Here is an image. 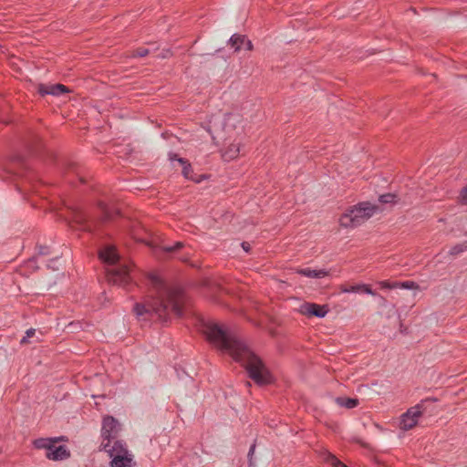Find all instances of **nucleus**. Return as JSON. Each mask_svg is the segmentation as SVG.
<instances>
[{
	"label": "nucleus",
	"instance_id": "nucleus-28",
	"mask_svg": "<svg viewBox=\"0 0 467 467\" xmlns=\"http://www.w3.org/2000/svg\"><path fill=\"white\" fill-rule=\"evenodd\" d=\"M57 260L56 259H51L50 262L47 264V266L49 268H52L53 270H56L57 269Z\"/></svg>",
	"mask_w": 467,
	"mask_h": 467
},
{
	"label": "nucleus",
	"instance_id": "nucleus-22",
	"mask_svg": "<svg viewBox=\"0 0 467 467\" xmlns=\"http://www.w3.org/2000/svg\"><path fill=\"white\" fill-rule=\"evenodd\" d=\"M379 285H380L381 288H384V289H394V288H398V286L400 285V283H398V282L390 283L389 281H380L379 283Z\"/></svg>",
	"mask_w": 467,
	"mask_h": 467
},
{
	"label": "nucleus",
	"instance_id": "nucleus-17",
	"mask_svg": "<svg viewBox=\"0 0 467 467\" xmlns=\"http://www.w3.org/2000/svg\"><path fill=\"white\" fill-rule=\"evenodd\" d=\"M38 92L42 96H45V95L57 96V95H58V85L57 84V85L47 86V85L41 84L38 87Z\"/></svg>",
	"mask_w": 467,
	"mask_h": 467
},
{
	"label": "nucleus",
	"instance_id": "nucleus-6",
	"mask_svg": "<svg viewBox=\"0 0 467 467\" xmlns=\"http://www.w3.org/2000/svg\"><path fill=\"white\" fill-rule=\"evenodd\" d=\"M33 446L37 450H44L48 460L58 461V437L36 439Z\"/></svg>",
	"mask_w": 467,
	"mask_h": 467
},
{
	"label": "nucleus",
	"instance_id": "nucleus-1",
	"mask_svg": "<svg viewBox=\"0 0 467 467\" xmlns=\"http://www.w3.org/2000/svg\"><path fill=\"white\" fill-rule=\"evenodd\" d=\"M202 332L216 348L241 363L255 383L265 385L271 382V374L263 361L230 330L217 323L207 322Z\"/></svg>",
	"mask_w": 467,
	"mask_h": 467
},
{
	"label": "nucleus",
	"instance_id": "nucleus-31",
	"mask_svg": "<svg viewBox=\"0 0 467 467\" xmlns=\"http://www.w3.org/2000/svg\"><path fill=\"white\" fill-rule=\"evenodd\" d=\"M170 55V51L169 50H164L161 52V54L159 56V57H161L162 58H165V57H168Z\"/></svg>",
	"mask_w": 467,
	"mask_h": 467
},
{
	"label": "nucleus",
	"instance_id": "nucleus-7",
	"mask_svg": "<svg viewBox=\"0 0 467 467\" xmlns=\"http://www.w3.org/2000/svg\"><path fill=\"white\" fill-rule=\"evenodd\" d=\"M423 404L419 403L416 406L410 408L400 417V428L403 431H409L414 428L419 421V419L423 413Z\"/></svg>",
	"mask_w": 467,
	"mask_h": 467
},
{
	"label": "nucleus",
	"instance_id": "nucleus-27",
	"mask_svg": "<svg viewBox=\"0 0 467 467\" xmlns=\"http://www.w3.org/2000/svg\"><path fill=\"white\" fill-rule=\"evenodd\" d=\"M70 456V452L62 445H60V461L67 459Z\"/></svg>",
	"mask_w": 467,
	"mask_h": 467
},
{
	"label": "nucleus",
	"instance_id": "nucleus-30",
	"mask_svg": "<svg viewBox=\"0 0 467 467\" xmlns=\"http://www.w3.org/2000/svg\"><path fill=\"white\" fill-rule=\"evenodd\" d=\"M242 247L245 252H249L250 250V244L246 242L242 243Z\"/></svg>",
	"mask_w": 467,
	"mask_h": 467
},
{
	"label": "nucleus",
	"instance_id": "nucleus-5",
	"mask_svg": "<svg viewBox=\"0 0 467 467\" xmlns=\"http://www.w3.org/2000/svg\"><path fill=\"white\" fill-rule=\"evenodd\" d=\"M103 450L111 458V467H133V454L121 441L101 443Z\"/></svg>",
	"mask_w": 467,
	"mask_h": 467
},
{
	"label": "nucleus",
	"instance_id": "nucleus-20",
	"mask_svg": "<svg viewBox=\"0 0 467 467\" xmlns=\"http://www.w3.org/2000/svg\"><path fill=\"white\" fill-rule=\"evenodd\" d=\"M36 330L35 328H29L26 331V335L21 339V344L31 343L30 338L35 337Z\"/></svg>",
	"mask_w": 467,
	"mask_h": 467
},
{
	"label": "nucleus",
	"instance_id": "nucleus-29",
	"mask_svg": "<svg viewBox=\"0 0 467 467\" xmlns=\"http://www.w3.org/2000/svg\"><path fill=\"white\" fill-rule=\"evenodd\" d=\"M59 88H60V97L67 94V92H69L68 88L62 84H60Z\"/></svg>",
	"mask_w": 467,
	"mask_h": 467
},
{
	"label": "nucleus",
	"instance_id": "nucleus-18",
	"mask_svg": "<svg viewBox=\"0 0 467 467\" xmlns=\"http://www.w3.org/2000/svg\"><path fill=\"white\" fill-rule=\"evenodd\" d=\"M337 405L346 407L348 409L355 408L358 404V400L357 399L345 398L340 397L336 400Z\"/></svg>",
	"mask_w": 467,
	"mask_h": 467
},
{
	"label": "nucleus",
	"instance_id": "nucleus-8",
	"mask_svg": "<svg viewBox=\"0 0 467 467\" xmlns=\"http://www.w3.org/2000/svg\"><path fill=\"white\" fill-rule=\"evenodd\" d=\"M120 430L119 423L110 416H107L103 419L102 428H101V436L103 438V442H110L113 444L117 440V435Z\"/></svg>",
	"mask_w": 467,
	"mask_h": 467
},
{
	"label": "nucleus",
	"instance_id": "nucleus-23",
	"mask_svg": "<svg viewBox=\"0 0 467 467\" xmlns=\"http://www.w3.org/2000/svg\"><path fill=\"white\" fill-rule=\"evenodd\" d=\"M151 52L150 49L145 47H139L134 51V57H143Z\"/></svg>",
	"mask_w": 467,
	"mask_h": 467
},
{
	"label": "nucleus",
	"instance_id": "nucleus-13",
	"mask_svg": "<svg viewBox=\"0 0 467 467\" xmlns=\"http://www.w3.org/2000/svg\"><path fill=\"white\" fill-rule=\"evenodd\" d=\"M340 289H341V292H343V293L364 292L368 295L375 296V293L367 285H351V286L341 285Z\"/></svg>",
	"mask_w": 467,
	"mask_h": 467
},
{
	"label": "nucleus",
	"instance_id": "nucleus-24",
	"mask_svg": "<svg viewBox=\"0 0 467 467\" xmlns=\"http://www.w3.org/2000/svg\"><path fill=\"white\" fill-rule=\"evenodd\" d=\"M398 288L416 289V288H418V285L416 283H414L412 281H406V282L400 283V285L398 286Z\"/></svg>",
	"mask_w": 467,
	"mask_h": 467
},
{
	"label": "nucleus",
	"instance_id": "nucleus-14",
	"mask_svg": "<svg viewBox=\"0 0 467 467\" xmlns=\"http://www.w3.org/2000/svg\"><path fill=\"white\" fill-rule=\"evenodd\" d=\"M223 118L221 115L214 116L210 120L208 131L211 133L213 140L216 138V135H219L218 131L220 130L221 124L223 123Z\"/></svg>",
	"mask_w": 467,
	"mask_h": 467
},
{
	"label": "nucleus",
	"instance_id": "nucleus-25",
	"mask_svg": "<svg viewBox=\"0 0 467 467\" xmlns=\"http://www.w3.org/2000/svg\"><path fill=\"white\" fill-rule=\"evenodd\" d=\"M182 246H183V244L182 242H177L174 246L163 245V246H161V249L166 252H172V251L179 249Z\"/></svg>",
	"mask_w": 467,
	"mask_h": 467
},
{
	"label": "nucleus",
	"instance_id": "nucleus-3",
	"mask_svg": "<svg viewBox=\"0 0 467 467\" xmlns=\"http://www.w3.org/2000/svg\"><path fill=\"white\" fill-rule=\"evenodd\" d=\"M99 257L110 266L107 269V277L109 283L124 285L131 280L130 266L125 263H119V256L114 246H105L99 252Z\"/></svg>",
	"mask_w": 467,
	"mask_h": 467
},
{
	"label": "nucleus",
	"instance_id": "nucleus-21",
	"mask_svg": "<svg viewBox=\"0 0 467 467\" xmlns=\"http://www.w3.org/2000/svg\"><path fill=\"white\" fill-rule=\"evenodd\" d=\"M397 196L391 193L383 194L379 197V202L384 203H394L397 202Z\"/></svg>",
	"mask_w": 467,
	"mask_h": 467
},
{
	"label": "nucleus",
	"instance_id": "nucleus-9",
	"mask_svg": "<svg viewBox=\"0 0 467 467\" xmlns=\"http://www.w3.org/2000/svg\"><path fill=\"white\" fill-rule=\"evenodd\" d=\"M299 312L308 317H324L327 314L328 308L327 306H320L315 303H303L299 306Z\"/></svg>",
	"mask_w": 467,
	"mask_h": 467
},
{
	"label": "nucleus",
	"instance_id": "nucleus-10",
	"mask_svg": "<svg viewBox=\"0 0 467 467\" xmlns=\"http://www.w3.org/2000/svg\"><path fill=\"white\" fill-rule=\"evenodd\" d=\"M170 160L171 161L176 160L182 166V174L186 179L199 182V180L193 178L191 175V172H192L191 165L189 163H187V161L184 159L177 158L176 154H170Z\"/></svg>",
	"mask_w": 467,
	"mask_h": 467
},
{
	"label": "nucleus",
	"instance_id": "nucleus-19",
	"mask_svg": "<svg viewBox=\"0 0 467 467\" xmlns=\"http://www.w3.org/2000/svg\"><path fill=\"white\" fill-rule=\"evenodd\" d=\"M465 251H467V239L464 240L463 242L452 246L449 253L451 255L457 256Z\"/></svg>",
	"mask_w": 467,
	"mask_h": 467
},
{
	"label": "nucleus",
	"instance_id": "nucleus-11",
	"mask_svg": "<svg viewBox=\"0 0 467 467\" xmlns=\"http://www.w3.org/2000/svg\"><path fill=\"white\" fill-rule=\"evenodd\" d=\"M243 44H245L246 49H248V50L252 49L251 42L248 40H245L244 36H239V35H234L230 38V45L232 46V47L234 48V51L240 50Z\"/></svg>",
	"mask_w": 467,
	"mask_h": 467
},
{
	"label": "nucleus",
	"instance_id": "nucleus-26",
	"mask_svg": "<svg viewBox=\"0 0 467 467\" xmlns=\"http://www.w3.org/2000/svg\"><path fill=\"white\" fill-rule=\"evenodd\" d=\"M458 199L461 203L467 204V186L462 190Z\"/></svg>",
	"mask_w": 467,
	"mask_h": 467
},
{
	"label": "nucleus",
	"instance_id": "nucleus-4",
	"mask_svg": "<svg viewBox=\"0 0 467 467\" xmlns=\"http://www.w3.org/2000/svg\"><path fill=\"white\" fill-rule=\"evenodd\" d=\"M379 205L370 202H361L348 210L339 219V223L344 227H356L368 220L375 213L380 212Z\"/></svg>",
	"mask_w": 467,
	"mask_h": 467
},
{
	"label": "nucleus",
	"instance_id": "nucleus-16",
	"mask_svg": "<svg viewBox=\"0 0 467 467\" xmlns=\"http://www.w3.org/2000/svg\"><path fill=\"white\" fill-rule=\"evenodd\" d=\"M241 151L240 143H234L224 151L223 158L227 161L233 160L238 156Z\"/></svg>",
	"mask_w": 467,
	"mask_h": 467
},
{
	"label": "nucleus",
	"instance_id": "nucleus-12",
	"mask_svg": "<svg viewBox=\"0 0 467 467\" xmlns=\"http://www.w3.org/2000/svg\"><path fill=\"white\" fill-rule=\"evenodd\" d=\"M320 457L325 462L329 463L333 467H347L334 454L326 450L320 452Z\"/></svg>",
	"mask_w": 467,
	"mask_h": 467
},
{
	"label": "nucleus",
	"instance_id": "nucleus-2",
	"mask_svg": "<svg viewBox=\"0 0 467 467\" xmlns=\"http://www.w3.org/2000/svg\"><path fill=\"white\" fill-rule=\"evenodd\" d=\"M150 282L154 287V294L144 304L135 306L136 314L139 317L145 314L156 316L161 320H166L171 313L181 316L183 305L182 293L165 285L157 275H152Z\"/></svg>",
	"mask_w": 467,
	"mask_h": 467
},
{
	"label": "nucleus",
	"instance_id": "nucleus-15",
	"mask_svg": "<svg viewBox=\"0 0 467 467\" xmlns=\"http://www.w3.org/2000/svg\"><path fill=\"white\" fill-rule=\"evenodd\" d=\"M298 273L302 275H305L306 277L310 278H323L328 275L327 271L326 270H313L310 268H303L298 270Z\"/></svg>",
	"mask_w": 467,
	"mask_h": 467
}]
</instances>
